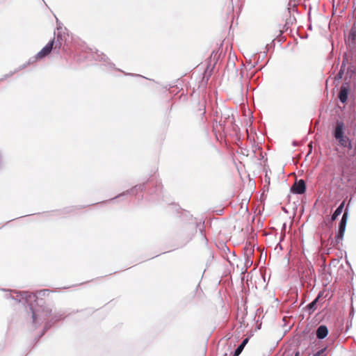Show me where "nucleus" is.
Listing matches in <instances>:
<instances>
[{
    "instance_id": "f257e3e1",
    "label": "nucleus",
    "mask_w": 356,
    "mask_h": 356,
    "mask_svg": "<svg viewBox=\"0 0 356 356\" xmlns=\"http://www.w3.org/2000/svg\"><path fill=\"white\" fill-rule=\"evenodd\" d=\"M347 218H348L347 213L345 212L342 216V218H341L340 222H339V231L335 236L336 244L339 243L343 239L345 229H346V222H347Z\"/></svg>"
},
{
    "instance_id": "f03ea898",
    "label": "nucleus",
    "mask_w": 356,
    "mask_h": 356,
    "mask_svg": "<svg viewBox=\"0 0 356 356\" xmlns=\"http://www.w3.org/2000/svg\"><path fill=\"white\" fill-rule=\"evenodd\" d=\"M291 190L297 194H303L306 190L305 182L302 179L296 181L292 186Z\"/></svg>"
},
{
    "instance_id": "7ed1b4c3",
    "label": "nucleus",
    "mask_w": 356,
    "mask_h": 356,
    "mask_svg": "<svg viewBox=\"0 0 356 356\" xmlns=\"http://www.w3.org/2000/svg\"><path fill=\"white\" fill-rule=\"evenodd\" d=\"M52 50H54L52 44L49 42L36 55L38 59H41L50 54Z\"/></svg>"
},
{
    "instance_id": "20e7f679",
    "label": "nucleus",
    "mask_w": 356,
    "mask_h": 356,
    "mask_svg": "<svg viewBox=\"0 0 356 356\" xmlns=\"http://www.w3.org/2000/svg\"><path fill=\"white\" fill-rule=\"evenodd\" d=\"M54 48V50L60 49L63 46L64 39L63 36L60 33H58L54 37V38L49 41Z\"/></svg>"
},
{
    "instance_id": "39448f33",
    "label": "nucleus",
    "mask_w": 356,
    "mask_h": 356,
    "mask_svg": "<svg viewBox=\"0 0 356 356\" xmlns=\"http://www.w3.org/2000/svg\"><path fill=\"white\" fill-rule=\"evenodd\" d=\"M344 124L341 121H337L334 131V136L337 139L344 136Z\"/></svg>"
},
{
    "instance_id": "423d86ee",
    "label": "nucleus",
    "mask_w": 356,
    "mask_h": 356,
    "mask_svg": "<svg viewBox=\"0 0 356 356\" xmlns=\"http://www.w3.org/2000/svg\"><path fill=\"white\" fill-rule=\"evenodd\" d=\"M244 254L247 258V263H252V261L250 260V257L253 255L254 253V247L251 245L250 243H246L245 245L243 248Z\"/></svg>"
},
{
    "instance_id": "0eeeda50",
    "label": "nucleus",
    "mask_w": 356,
    "mask_h": 356,
    "mask_svg": "<svg viewBox=\"0 0 356 356\" xmlns=\"http://www.w3.org/2000/svg\"><path fill=\"white\" fill-rule=\"evenodd\" d=\"M328 334V330L325 325H321L316 330V337L320 339H324Z\"/></svg>"
},
{
    "instance_id": "6e6552de",
    "label": "nucleus",
    "mask_w": 356,
    "mask_h": 356,
    "mask_svg": "<svg viewBox=\"0 0 356 356\" xmlns=\"http://www.w3.org/2000/svg\"><path fill=\"white\" fill-rule=\"evenodd\" d=\"M340 145V146L343 147H347L348 149H352V144L350 140L346 136L337 139Z\"/></svg>"
},
{
    "instance_id": "1a4fd4ad",
    "label": "nucleus",
    "mask_w": 356,
    "mask_h": 356,
    "mask_svg": "<svg viewBox=\"0 0 356 356\" xmlns=\"http://www.w3.org/2000/svg\"><path fill=\"white\" fill-rule=\"evenodd\" d=\"M348 89L344 86H342L341 87L339 94V99L342 103H345L347 101L348 99Z\"/></svg>"
},
{
    "instance_id": "9d476101",
    "label": "nucleus",
    "mask_w": 356,
    "mask_h": 356,
    "mask_svg": "<svg viewBox=\"0 0 356 356\" xmlns=\"http://www.w3.org/2000/svg\"><path fill=\"white\" fill-rule=\"evenodd\" d=\"M248 342V338H245V339H243L242 343L236 349V350H235V352L234 353V356H238L241 354V353L243 351L245 346L247 344Z\"/></svg>"
},
{
    "instance_id": "9b49d317",
    "label": "nucleus",
    "mask_w": 356,
    "mask_h": 356,
    "mask_svg": "<svg viewBox=\"0 0 356 356\" xmlns=\"http://www.w3.org/2000/svg\"><path fill=\"white\" fill-rule=\"evenodd\" d=\"M345 202L344 201L341 203L339 207L335 210L334 213L332 216V220H336V218L341 213L344 207Z\"/></svg>"
},
{
    "instance_id": "f8f14e48",
    "label": "nucleus",
    "mask_w": 356,
    "mask_h": 356,
    "mask_svg": "<svg viewBox=\"0 0 356 356\" xmlns=\"http://www.w3.org/2000/svg\"><path fill=\"white\" fill-rule=\"evenodd\" d=\"M356 24H354V27L351 29L349 35L348 40L351 41L353 44L356 42Z\"/></svg>"
},
{
    "instance_id": "ddd939ff",
    "label": "nucleus",
    "mask_w": 356,
    "mask_h": 356,
    "mask_svg": "<svg viewBox=\"0 0 356 356\" xmlns=\"http://www.w3.org/2000/svg\"><path fill=\"white\" fill-rule=\"evenodd\" d=\"M320 297H321V294H319V295L317 296V298H316L314 301H312L311 303H309V304L308 305V306H307V307H308V308H309V309H311L312 312H314V311H315V310L316 309V304H317V302H318V299L320 298Z\"/></svg>"
},
{
    "instance_id": "4468645a",
    "label": "nucleus",
    "mask_w": 356,
    "mask_h": 356,
    "mask_svg": "<svg viewBox=\"0 0 356 356\" xmlns=\"http://www.w3.org/2000/svg\"><path fill=\"white\" fill-rule=\"evenodd\" d=\"M51 293V291L48 289H44L38 292V295L41 296H49V294Z\"/></svg>"
},
{
    "instance_id": "2eb2a0df",
    "label": "nucleus",
    "mask_w": 356,
    "mask_h": 356,
    "mask_svg": "<svg viewBox=\"0 0 356 356\" xmlns=\"http://www.w3.org/2000/svg\"><path fill=\"white\" fill-rule=\"evenodd\" d=\"M323 352H324V349H322V350L318 351L316 353H315L314 355L315 356H320Z\"/></svg>"
},
{
    "instance_id": "dca6fc26",
    "label": "nucleus",
    "mask_w": 356,
    "mask_h": 356,
    "mask_svg": "<svg viewBox=\"0 0 356 356\" xmlns=\"http://www.w3.org/2000/svg\"><path fill=\"white\" fill-rule=\"evenodd\" d=\"M201 114H204L205 113V106L204 104L202 105V108L200 109Z\"/></svg>"
},
{
    "instance_id": "f3484780",
    "label": "nucleus",
    "mask_w": 356,
    "mask_h": 356,
    "mask_svg": "<svg viewBox=\"0 0 356 356\" xmlns=\"http://www.w3.org/2000/svg\"><path fill=\"white\" fill-rule=\"evenodd\" d=\"M33 321H35V314L34 312H33Z\"/></svg>"
}]
</instances>
